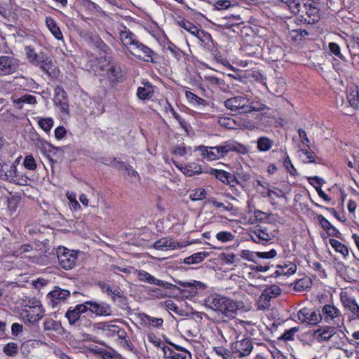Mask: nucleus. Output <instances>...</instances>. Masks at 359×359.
Here are the masks:
<instances>
[{
  "mask_svg": "<svg viewBox=\"0 0 359 359\" xmlns=\"http://www.w3.org/2000/svg\"><path fill=\"white\" fill-rule=\"evenodd\" d=\"M206 192L203 188H197L194 189L190 195L189 198L193 201H200L205 198Z\"/></svg>",
  "mask_w": 359,
  "mask_h": 359,
  "instance_id": "nucleus-44",
  "label": "nucleus"
},
{
  "mask_svg": "<svg viewBox=\"0 0 359 359\" xmlns=\"http://www.w3.org/2000/svg\"><path fill=\"white\" fill-rule=\"evenodd\" d=\"M154 87L149 82L144 83L143 86H140L137 90V95L141 100L149 99L153 95Z\"/></svg>",
  "mask_w": 359,
  "mask_h": 359,
  "instance_id": "nucleus-29",
  "label": "nucleus"
},
{
  "mask_svg": "<svg viewBox=\"0 0 359 359\" xmlns=\"http://www.w3.org/2000/svg\"><path fill=\"white\" fill-rule=\"evenodd\" d=\"M222 145L226 154L230 151H235L241 154H245L248 152L246 146L232 140L223 142Z\"/></svg>",
  "mask_w": 359,
  "mask_h": 359,
  "instance_id": "nucleus-23",
  "label": "nucleus"
},
{
  "mask_svg": "<svg viewBox=\"0 0 359 359\" xmlns=\"http://www.w3.org/2000/svg\"><path fill=\"white\" fill-rule=\"evenodd\" d=\"M90 42L95 48L104 54L109 55L110 53L111 48L98 36H92Z\"/></svg>",
  "mask_w": 359,
  "mask_h": 359,
  "instance_id": "nucleus-34",
  "label": "nucleus"
},
{
  "mask_svg": "<svg viewBox=\"0 0 359 359\" xmlns=\"http://www.w3.org/2000/svg\"><path fill=\"white\" fill-rule=\"evenodd\" d=\"M108 77L112 81H117L121 77V69L118 66L111 64L107 69Z\"/></svg>",
  "mask_w": 359,
  "mask_h": 359,
  "instance_id": "nucleus-40",
  "label": "nucleus"
},
{
  "mask_svg": "<svg viewBox=\"0 0 359 359\" xmlns=\"http://www.w3.org/2000/svg\"><path fill=\"white\" fill-rule=\"evenodd\" d=\"M298 331L299 327H292L287 330H285V332L279 337V339L284 341L293 340L294 334H296Z\"/></svg>",
  "mask_w": 359,
  "mask_h": 359,
  "instance_id": "nucleus-50",
  "label": "nucleus"
},
{
  "mask_svg": "<svg viewBox=\"0 0 359 359\" xmlns=\"http://www.w3.org/2000/svg\"><path fill=\"white\" fill-rule=\"evenodd\" d=\"M340 300L343 306L351 313L353 318L359 320V305L355 298L346 292H341Z\"/></svg>",
  "mask_w": 359,
  "mask_h": 359,
  "instance_id": "nucleus-10",
  "label": "nucleus"
},
{
  "mask_svg": "<svg viewBox=\"0 0 359 359\" xmlns=\"http://www.w3.org/2000/svg\"><path fill=\"white\" fill-rule=\"evenodd\" d=\"M319 313L321 317V320L323 319L329 324L335 323L339 320L343 322L344 320L340 310L332 304H325L323 306Z\"/></svg>",
  "mask_w": 359,
  "mask_h": 359,
  "instance_id": "nucleus-7",
  "label": "nucleus"
},
{
  "mask_svg": "<svg viewBox=\"0 0 359 359\" xmlns=\"http://www.w3.org/2000/svg\"><path fill=\"white\" fill-rule=\"evenodd\" d=\"M11 6V0H0V15L8 21L12 17Z\"/></svg>",
  "mask_w": 359,
  "mask_h": 359,
  "instance_id": "nucleus-35",
  "label": "nucleus"
},
{
  "mask_svg": "<svg viewBox=\"0 0 359 359\" xmlns=\"http://www.w3.org/2000/svg\"><path fill=\"white\" fill-rule=\"evenodd\" d=\"M231 6V1L229 0H218L215 4L217 10L227 9Z\"/></svg>",
  "mask_w": 359,
  "mask_h": 359,
  "instance_id": "nucleus-63",
  "label": "nucleus"
},
{
  "mask_svg": "<svg viewBox=\"0 0 359 359\" xmlns=\"http://www.w3.org/2000/svg\"><path fill=\"white\" fill-rule=\"evenodd\" d=\"M277 255V250L272 248L269 251L266 252H256V257L262 259H271Z\"/></svg>",
  "mask_w": 359,
  "mask_h": 359,
  "instance_id": "nucleus-56",
  "label": "nucleus"
},
{
  "mask_svg": "<svg viewBox=\"0 0 359 359\" xmlns=\"http://www.w3.org/2000/svg\"><path fill=\"white\" fill-rule=\"evenodd\" d=\"M120 39L128 50V48H131V46H134L136 42L138 41L137 36L130 31L127 30L121 31Z\"/></svg>",
  "mask_w": 359,
  "mask_h": 359,
  "instance_id": "nucleus-28",
  "label": "nucleus"
},
{
  "mask_svg": "<svg viewBox=\"0 0 359 359\" xmlns=\"http://www.w3.org/2000/svg\"><path fill=\"white\" fill-rule=\"evenodd\" d=\"M329 243L330 245L335 250V251L341 254L344 257H346L348 255V248L340 241L334 238H330L329 240Z\"/></svg>",
  "mask_w": 359,
  "mask_h": 359,
  "instance_id": "nucleus-36",
  "label": "nucleus"
},
{
  "mask_svg": "<svg viewBox=\"0 0 359 359\" xmlns=\"http://www.w3.org/2000/svg\"><path fill=\"white\" fill-rule=\"evenodd\" d=\"M233 176L236 179L237 181L234 182V187L236 184L243 186L244 182H248L250 180V175L244 171H237Z\"/></svg>",
  "mask_w": 359,
  "mask_h": 359,
  "instance_id": "nucleus-42",
  "label": "nucleus"
},
{
  "mask_svg": "<svg viewBox=\"0 0 359 359\" xmlns=\"http://www.w3.org/2000/svg\"><path fill=\"white\" fill-rule=\"evenodd\" d=\"M335 327L324 326L314 332L313 336L318 342L330 340L335 334Z\"/></svg>",
  "mask_w": 359,
  "mask_h": 359,
  "instance_id": "nucleus-21",
  "label": "nucleus"
},
{
  "mask_svg": "<svg viewBox=\"0 0 359 359\" xmlns=\"http://www.w3.org/2000/svg\"><path fill=\"white\" fill-rule=\"evenodd\" d=\"M178 25L184 28L185 30L190 32L191 34L194 35V32H196V29L198 28L196 26H195L193 23L188 21L185 18H181L178 21Z\"/></svg>",
  "mask_w": 359,
  "mask_h": 359,
  "instance_id": "nucleus-46",
  "label": "nucleus"
},
{
  "mask_svg": "<svg viewBox=\"0 0 359 359\" xmlns=\"http://www.w3.org/2000/svg\"><path fill=\"white\" fill-rule=\"evenodd\" d=\"M46 23L48 29L50 31V32L55 36V39H57V40H62L63 39V36L60 29L59 28L57 23L53 18H46Z\"/></svg>",
  "mask_w": 359,
  "mask_h": 359,
  "instance_id": "nucleus-30",
  "label": "nucleus"
},
{
  "mask_svg": "<svg viewBox=\"0 0 359 359\" xmlns=\"http://www.w3.org/2000/svg\"><path fill=\"white\" fill-rule=\"evenodd\" d=\"M296 271L297 266L295 264L291 262H286L277 266V269L275 273L277 276H290L294 274Z\"/></svg>",
  "mask_w": 359,
  "mask_h": 359,
  "instance_id": "nucleus-26",
  "label": "nucleus"
},
{
  "mask_svg": "<svg viewBox=\"0 0 359 359\" xmlns=\"http://www.w3.org/2000/svg\"><path fill=\"white\" fill-rule=\"evenodd\" d=\"M302 157L303 158V162L305 163H314L316 158V154L311 151L307 149H300Z\"/></svg>",
  "mask_w": 359,
  "mask_h": 359,
  "instance_id": "nucleus-47",
  "label": "nucleus"
},
{
  "mask_svg": "<svg viewBox=\"0 0 359 359\" xmlns=\"http://www.w3.org/2000/svg\"><path fill=\"white\" fill-rule=\"evenodd\" d=\"M164 357L166 359H186V353H179L175 351L173 348L163 346L162 347Z\"/></svg>",
  "mask_w": 359,
  "mask_h": 359,
  "instance_id": "nucleus-31",
  "label": "nucleus"
},
{
  "mask_svg": "<svg viewBox=\"0 0 359 359\" xmlns=\"http://www.w3.org/2000/svg\"><path fill=\"white\" fill-rule=\"evenodd\" d=\"M165 306L168 310H170L177 314H179L181 311L178 306L171 299H168L165 302Z\"/></svg>",
  "mask_w": 359,
  "mask_h": 359,
  "instance_id": "nucleus-64",
  "label": "nucleus"
},
{
  "mask_svg": "<svg viewBox=\"0 0 359 359\" xmlns=\"http://www.w3.org/2000/svg\"><path fill=\"white\" fill-rule=\"evenodd\" d=\"M54 102L56 104L60 105L62 112H68L69 106L67 93L65 90L60 86H57L54 90Z\"/></svg>",
  "mask_w": 359,
  "mask_h": 359,
  "instance_id": "nucleus-20",
  "label": "nucleus"
},
{
  "mask_svg": "<svg viewBox=\"0 0 359 359\" xmlns=\"http://www.w3.org/2000/svg\"><path fill=\"white\" fill-rule=\"evenodd\" d=\"M122 167L124 168L128 175L133 178V181H139V175L130 165L122 163Z\"/></svg>",
  "mask_w": 359,
  "mask_h": 359,
  "instance_id": "nucleus-60",
  "label": "nucleus"
},
{
  "mask_svg": "<svg viewBox=\"0 0 359 359\" xmlns=\"http://www.w3.org/2000/svg\"><path fill=\"white\" fill-rule=\"evenodd\" d=\"M281 294V289L276 285L266 287L259 296L257 302V309L265 311L270 308L271 300Z\"/></svg>",
  "mask_w": 359,
  "mask_h": 359,
  "instance_id": "nucleus-2",
  "label": "nucleus"
},
{
  "mask_svg": "<svg viewBox=\"0 0 359 359\" xmlns=\"http://www.w3.org/2000/svg\"><path fill=\"white\" fill-rule=\"evenodd\" d=\"M194 36H196L201 41L204 43H208L209 41H212L211 35L208 32L204 30H201L198 28L196 29Z\"/></svg>",
  "mask_w": 359,
  "mask_h": 359,
  "instance_id": "nucleus-45",
  "label": "nucleus"
},
{
  "mask_svg": "<svg viewBox=\"0 0 359 359\" xmlns=\"http://www.w3.org/2000/svg\"><path fill=\"white\" fill-rule=\"evenodd\" d=\"M13 102L17 109H22L25 104H34L36 100L34 95L26 93L13 98Z\"/></svg>",
  "mask_w": 359,
  "mask_h": 359,
  "instance_id": "nucleus-27",
  "label": "nucleus"
},
{
  "mask_svg": "<svg viewBox=\"0 0 359 359\" xmlns=\"http://www.w3.org/2000/svg\"><path fill=\"white\" fill-rule=\"evenodd\" d=\"M192 151L191 147H185L182 146L177 147L173 150V154L180 156H184L187 154H191Z\"/></svg>",
  "mask_w": 359,
  "mask_h": 359,
  "instance_id": "nucleus-59",
  "label": "nucleus"
},
{
  "mask_svg": "<svg viewBox=\"0 0 359 359\" xmlns=\"http://www.w3.org/2000/svg\"><path fill=\"white\" fill-rule=\"evenodd\" d=\"M234 235L230 231H220L216 234V238L222 243L232 241L234 239Z\"/></svg>",
  "mask_w": 359,
  "mask_h": 359,
  "instance_id": "nucleus-48",
  "label": "nucleus"
},
{
  "mask_svg": "<svg viewBox=\"0 0 359 359\" xmlns=\"http://www.w3.org/2000/svg\"><path fill=\"white\" fill-rule=\"evenodd\" d=\"M184 245L177 242L170 240L167 238H162L158 239L154 243V248L156 250H163L164 249H177V248H182Z\"/></svg>",
  "mask_w": 359,
  "mask_h": 359,
  "instance_id": "nucleus-22",
  "label": "nucleus"
},
{
  "mask_svg": "<svg viewBox=\"0 0 359 359\" xmlns=\"http://www.w3.org/2000/svg\"><path fill=\"white\" fill-rule=\"evenodd\" d=\"M70 295V292L67 290L55 287L47 294L48 304L53 308L56 307L60 302H64Z\"/></svg>",
  "mask_w": 359,
  "mask_h": 359,
  "instance_id": "nucleus-11",
  "label": "nucleus"
},
{
  "mask_svg": "<svg viewBox=\"0 0 359 359\" xmlns=\"http://www.w3.org/2000/svg\"><path fill=\"white\" fill-rule=\"evenodd\" d=\"M213 351L217 355L221 356L222 359H230L231 358L229 351L222 346L214 347Z\"/></svg>",
  "mask_w": 359,
  "mask_h": 359,
  "instance_id": "nucleus-58",
  "label": "nucleus"
},
{
  "mask_svg": "<svg viewBox=\"0 0 359 359\" xmlns=\"http://www.w3.org/2000/svg\"><path fill=\"white\" fill-rule=\"evenodd\" d=\"M88 311L87 306L83 304L76 305L74 309H69L65 314L71 325H74L81 320V315Z\"/></svg>",
  "mask_w": 359,
  "mask_h": 359,
  "instance_id": "nucleus-18",
  "label": "nucleus"
},
{
  "mask_svg": "<svg viewBox=\"0 0 359 359\" xmlns=\"http://www.w3.org/2000/svg\"><path fill=\"white\" fill-rule=\"evenodd\" d=\"M328 47L332 53L339 57V58H342V55L340 52V47L337 43L331 42L329 43Z\"/></svg>",
  "mask_w": 359,
  "mask_h": 359,
  "instance_id": "nucleus-62",
  "label": "nucleus"
},
{
  "mask_svg": "<svg viewBox=\"0 0 359 359\" xmlns=\"http://www.w3.org/2000/svg\"><path fill=\"white\" fill-rule=\"evenodd\" d=\"M25 312L29 321L33 323L39 320L43 317L44 309L41 305H36L26 308Z\"/></svg>",
  "mask_w": 359,
  "mask_h": 359,
  "instance_id": "nucleus-24",
  "label": "nucleus"
},
{
  "mask_svg": "<svg viewBox=\"0 0 359 359\" xmlns=\"http://www.w3.org/2000/svg\"><path fill=\"white\" fill-rule=\"evenodd\" d=\"M220 258L226 264H232L236 261V255L233 253H222Z\"/></svg>",
  "mask_w": 359,
  "mask_h": 359,
  "instance_id": "nucleus-57",
  "label": "nucleus"
},
{
  "mask_svg": "<svg viewBox=\"0 0 359 359\" xmlns=\"http://www.w3.org/2000/svg\"><path fill=\"white\" fill-rule=\"evenodd\" d=\"M224 106L231 111L242 110L241 112H250L249 101L243 96L231 97L224 102Z\"/></svg>",
  "mask_w": 359,
  "mask_h": 359,
  "instance_id": "nucleus-9",
  "label": "nucleus"
},
{
  "mask_svg": "<svg viewBox=\"0 0 359 359\" xmlns=\"http://www.w3.org/2000/svg\"><path fill=\"white\" fill-rule=\"evenodd\" d=\"M219 123L229 129H237L238 128H248V123L242 122L239 120L237 114H232L231 116L220 117L218 120Z\"/></svg>",
  "mask_w": 359,
  "mask_h": 359,
  "instance_id": "nucleus-16",
  "label": "nucleus"
},
{
  "mask_svg": "<svg viewBox=\"0 0 359 359\" xmlns=\"http://www.w3.org/2000/svg\"><path fill=\"white\" fill-rule=\"evenodd\" d=\"M252 348V341L249 339L237 341L232 345L233 352L240 358L249 355Z\"/></svg>",
  "mask_w": 359,
  "mask_h": 359,
  "instance_id": "nucleus-13",
  "label": "nucleus"
},
{
  "mask_svg": "<svg viewBox=\"0 0 359 359\" xmlns=\"http://www.w3.org/2000/svg\"><path fill=\"white\" fill-rule=\"evenodd\" d=\"M39 126L46 132L50 131L51 129L53 120L51 118H41L38 121Z\"/></svg>",
  "mask_w": 359,
  "mask_h": 359,
  "instance_id": "nucleus-52",
  "label": "nucleus"
},
{
  "mask_svg": "<svg viewBox=\"0 0 359 359\" xmlns=\"http://www.w3.org/2000/svg\"><path fill=\"white\" fill-rule=\"evenodd\" d=\"M134 273L136 274L140 281L154 284L165 290H170L174 286L168 282L156 279L154 276L144 270L135 269Z\"/></svg>",
  "mask_w": 359,
  "mask_h": 359,
  "instance_id": "nucleus-8",
  "label": "nucleus"
},
{
  "mask_svg": "<svg viewBox=\"0 0 359 359\" xmlns=\"http://www.w3.org/2000/svg\"><path fill=\"white\" fill-rule=\"evenodd\" d=\"M273 145V141L266 137H261L257 140V149L260 151H267Z\"/></svg>",
  "mask_w": 359,
  "mask_h": 359,
  "instance_id": "nucleus-39",
  "label": "nucleus"
},
{
  "mask_svg": "<svg viewBox=\"0 0 359 359\" xmlns=\"http://www.w3.org/2000/svg\"><path fill=\"white\" fill-rule=\"evenodd\" d=\"M88 311L97 316H111L113 315V309L111 306L104 302L87 301L84 302Z\"/></svg>",
  "mask_w": 359,
  "mask_h": 359,
  "instance_id": "nucleus-5",
  "label": "nucleus"
},
{
  "mask_svg": "<svg viewBox=\"0 0 359 359\" xmlns=\"http://www.w3.org/2000/svg\"><path fill=\"white\" fill-rule=\"evenodd\" d=\"M25 51L29 62L33 65H39L42 62H44V57L46 55L43 53L38 54L31 46H26Z\"/></svg>",
  "mask_w": 359,
  "mask_h": 359,
  "instance_id": "nucleus-25",
  "label": "nucleus"
},
{
  "mask_svg": "<svg viewBox=\"0 0 359 359\" xmlns=\"http://www.w3.org/2000/svg\"><path fill=\"white\" fill-rule=\"evenodd\" d=\"M297 318L301 323H306L311 325L317 324L321 320L319 312L313 311L306 307L298 311Z\"/></svg>",
  "mask_w": 359,
  "mask_h": 359,
  "instance_id": "nucleus-12",
  "label": "nucleus"
},
{
  "mask_svg": "<svg viewBox=\"0 0 359 359\" xmlns=\"http://www.w3.org/2000/svg\"><path fill=\"white\" fill-rule=\"evenodd\" d=\"M177 284L183 287H187L189 289V292L191 294H196L198 288H205V285L204 283L200 281L194 280L193 282H184L178 281Z\"/></svg>",
  "mask_w": 359,
  "mask_h": 359,
  "instance_id": "nucleus-32",
  "label": "nucleus"
},
{
  "mask_svg": "<svg viewBox=\"0 0 359 359\" xmlns=\"http://www.w3.org/2000/svg\"><path fill=\"white\" fill-rule=\"evenodd\" d=\"M23 165L29 170H34L36 168V163L32 155H27L23 161Z\"/></svg>",
  "mask_w": 359,
  "mask_h": 359,
  "instance_id": "nucleus-54",
  "label": "nucleus"
},
{
  "mask_svg": "<svg viewBox=\"0 0 359 359\" xmlns=\"http://www.w3.org/2000/svg\"><path fill=\"white\" fill-rule=\"evenodd\" d=\"M248 109L250 112L251 111H264L265 109H269V107H266V104H263L259 101L252 102L250 104L249 103Z\"/></svg>",
  "mask_w": 359,
  "mask_h": 359,
  "instance_id": "nucleus-53",
  "label": "nucleus"
},
{
  "mask_svg": "<svg viewBox=\"0 0 359 359\" xmlns=\"http://www.w3.org/2000/svg\"><path fill=\"white\" fill-rule=\"evenodd\" d=\"M0 178L11 182L19 183L20 178L16 164L15 163L11 165L4 163L1 170Z\"/></svg>",
  "mask_w": 359,
  "mask_h": 359,
  "instance_id": "nucleus-14",
  "label": "nucleus"
},
{
  "mask_svg": "<svg viewBox=\"0 0 359 359\" xmlns=\"http://www.w3.org/2000/svg\"><path fill=\"white\" fill-rule=\"evenodd\" d=\"M3 352L8 356H15L18 353V346L15 342H9L4 346Z\"/></svg>",
  "mask_w": 359,
  "mask_h": 359,
  "instance_id": "nucleus-43",
  "label": "nucleus"
},
{
  "mask_svg": "<svg viewBox=\"0 0 359 359\" xmlns=\"http://www.w3.org/2000/svg\"><path fill=\"white\" fill-rule=\"evenodd\" d=\"M317 218L322 228L325 231H330V229L333 227L330 222L327 219H325L323 215H318Z\"/></svg>",
  "mask_w": 359,
  "mask_h": 359,
  "instance_id": "nucleus-61",
  "label": "nucleus"
},
{
  "mask_svg": "<svg viewBox=\"0 0 359 359\" xmlns=\"http://www.w3.org/2000/svg\"><path fill=\"white\" fill-rule=\"evenodd\" d=\"M175 118L178 121L181 127L187 133V135H191L193 133L191 126L187 123L179 114H173Z\"/></svg>",
  "mask_w": 359,
  "mask_h": 359,
  "instance_id": "nucleus-51",
  "label": "nucleus"
},
{
  "mask_svg": "<svg viewBox=\"0 0 359 359\" xmlns=\"http://www.w3.org/2000/svg\"><path fill=\"white\" fill-rule=\"evenodd\" d=\"M128 51L136 58L142 60L144 62L154 61L152 58L154 51L140 41L136 42L134 46H131V48H128Z\"/></svg>",
  "mask_w": 359,
  "mask_h": 359,
  "instance_id": "nucleus-6",
  "label": "nucleus"
},
{
  "mask_svg": "<svg viewBox=\"0 0 359 359\" xmlns=\"http://www.w3.org/2000/svg\"><path fill=\"white\" fill-rule=\"evenodd\" d=\"M144 321L148 323L149 325L158 327L161 326L163 323V320L161 318L151 317L148 315H145Z\"/></svg>",
  "mask_w": 359,
  "mask_h": 359,
  "instance_id": "nucleus-49",
  "label": "nucleus"
},
{
  "mask_svg": "<svg viewBox=\"0 0 359 359\" xmlns=\"http://www.w3.org/2000/svg\"><path fill=\"white\" fill-rule=\"evenodd\" d=\"M250 239L256 243L265 244L275 237V232L265 226H256L249 234Z\"/></svg>",
  "mask_w": 359,
  "mask_h": 359,
  "instance_id": "nucleus-3",
  "label": "nucleus"
},
{
  "mask_svg": "<svg viewBox=\"0 0 359 359\" xmlns=\"http://www.w3.org/2000/svg\"><path fill=\"white\" fill-rule=\"evenodd\" d=\"M18 67L17 60L10 56L0 57V75H8L13 73Z\"/></svg>",
  "mask_w": 359,
  "mask_h": 359,
  "instance_id": "nucleus-15",
  "label": "nucleus"
},
{
  "mask_svg": "<svg viewBox=\"0 0 359 359\" xmlns=\"http://www.w3.org/2000/svg\"><path fill=\"white\" fill-rule=\"evenodd\" d=\"M180 170L187 176H192L194 174H200L202 172L201 167L196 163H191L184 167H181Z\"/></svg>",
  "mask_w": 359,
  "mask_h": 359,
  "instance_id": "nucleus-41",
  "label": "nucleus"
},
{
  "mask_svg": "<svg viewBox=\"0 0 359 359\" xmlns=\"http://www.w3.org/2000/svg\"><path fill=\"white\" fill-rule=\"evenodd\" d=\"M301 12H305L306 17H304L302 15V18H304V22L307 24H313L319 20V11L316 7L313 6L311 4H304Z\"/></svg>",
  "mask_w": 359,
  "mask_h": 359,
  "instance_id": "nucleus-17",
  "label": "nucleus"
},
{
  "mask_svg": "<svg viewBox=\"0 0 359 359\" xmlns=\"http://www.w3.org/2000/svg\"><path fill=\"white\" fill-rule=\"evenodd\" d=\"M210 174L215 177L222 183L229 185L231 187H234V182L237 181L231 173L223 170L212 168L210 171Z\"/></svg>",
  "mask_w": 359,
  "mask_h": 359,
  "instance_id": "nucleus-19",
  "label": "nucleus"
},
{
  "mask_svg": "<svg viewBox=\"0 0 359 359\" xmlns=\"http://www.w3.org/2000/svg\"><path fill=\"white\" fill-rule=\"evenodd\" d=\"M214 147L202 146L198 148L201 152V155L208 161H214L219 159L217 153L213 149Z\"/></svg>",
  "mask_w": 359,
  "mask_h": 359,
  "instance_id": "nucleus-37",
  "label": "nucleus"
},
{
  "mask_svg": "<svg viewBox=\"0 0 359 359\" xmlns=\"http://www.w3.org/2000/svg\"><path fill=\"white\" fill-rule=\"evenodd\" d=\"M209 255L207 252H198L184 259V263L187 264H198Z\"/></svg>",
  "mask_w": 359,
  "mask_h": 359,
  "instance_id": "nucleus-33",
  "label": "nucleus"
},
{
  "mask_svg": "<svg viewBox=\"0 0 359 359\" xmlns=\"http://www.w3.org/2000/svg\"><path fill=\"white\" fill-rule=\"evenodd\" d=\"M281 1L285 3L294 14H299L302 10L303 0H281Z\"/></svg>",
  "mask_w": 359,
  "mask_h": 359,
  "instance_id": "nucleus-38",
  "label": "nucleus"
},
{
  "mask_svg": "<svg viewBox=\"0 0 359 359\" xmlns=\"http://www.w3.org/2000/svg\"><path fill=\"white\" fill-rule=\"evenodd\" d=\"M149 294L156 298H164L167 296V292L161 288L150 287L149 289Z\"/></svg>",
  "mask_w": 359,
  "mask_h": 359,
  "instance_id": "nucleus-55",
  "label": "nucleus"
},
{
  "mask_svg": "<svg viewBox=\"0 0 359 359\" xmlns=\"http://www.w3.org/2000/svg\"><path fill=\"white\" fill-rule=\"evenodd\" d=\"M57 258L60 266L65 269H70L74 267L77 260V253L69 250L66 248H60L57 251Z\"/></svg>",
  "mask_w": 359,
  "mask_h": 359,
  "instance_id": "nucleus-4",
  "label": "nucleus"
},
{
  "mask_svg": "<svg viewBox=\"0 0 359 359\" xmlns=\"http://www.w3.org/2000/svg\"><path fill=\"white\" fill-rule=\"evenodd\" d=\"M204 304L207 308L229 318H233L238 309L236 301L216 293L210 294Z\"/></svg>",
  "mask_w": 359,
  "mask_h": 359,
  "instance_id": "nucleus-1",
  "label": "nucleus"
}]
</instances>
